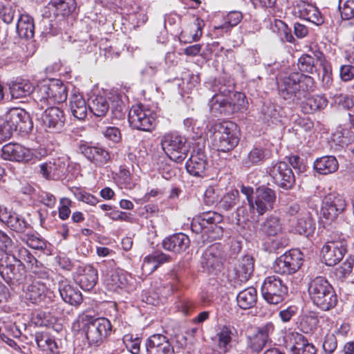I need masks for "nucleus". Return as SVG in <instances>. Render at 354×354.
Returning <instances> with one entry per match:
<instances>
[{"label":"nucleus","mask_w":354,"mask_h":354,"mask_svg":"<svg viewBox=\"0 0 354 354\" xmlns=\"http://www.w3.org/2000/svg\"><path fill=\"white\" fill-rule=\"evenodd\" d=\"M39 110L64 102L67 99V88L59 80L43 81L37 84L33 97Z\"/></svg>","instance_id":"1"},{"label":"nucleus","mask_w":354,"mask_h":354,"mask_svg":"<svg viewBox=\"0 0 354 354\" xmlns=\"http://www.w3.org/2000/svg\"><path fill=\"white\" fill-rule=\"evenodd\" d=\"M313 86V79L300 73H292L279 83V92L284 100L299 102L306 97L307 91Z\"/></svg>","instance_id":"2"},{"label":"nucleus","mask_w":354,"mask_h":354,"mask_svg":"<svg viewBox=\"0 0 354 354\" xmlns=\"http://www.w3.org/2000/svg\"><path fill=\"white\" fill-rule=\"evenodd\" d=\"M76 324L82 330L90 345L99 346L112 332V325L105 317L92 318L86 315L80 317Z\"/></svg>","instance_id":"3"},{"label":"nucleus","mask_w":354,"mask_h":354,"mask_svg":"<svg viewBox=\"0 0 354 354\" xmlns=\"http://www.w3.org/2000/svg\"><path fill=\"white\" fill-rule=\"evenodd\" d=\"M308 292L312 302L322 310H328L337 304V298L334 289L323 277H317L311 280Z\"/></svg>","instance_id":"4"},{"label":"nucleus","mask_w":354,"mask_h":354,"mask_svg":"<svg viewBox=\"0 0 354 354\" xmlns=\"http://www.w3.org/2000/svg\"><path fill=\"white\" fill-rule=\"evenodd\" d=\"M239 142V134L235 123L225 121L214 125L212 145L218 151L223 152L231 151Z\"/></svg>","instance_id":"5"},{"label":"nucleus","mask_w":354,"mask_h":354,"mask_svg":"<svg viewBox=\"0 0 354 354\" xmlns=\"http://www.w3.org/2000/svg\"><path fill=\"white\" fill-rule=\"evenodd\" d=\"M2 256L0 259V275L9 284L16 285L28 283L30 277L26 274L24 261L17 256Z\"/></svg>","instance_id":"6"},{"label":"nucleus","mask_w":354,"mask_h":354,"mask_svg":"<svg viewBox=\"0 0 354 354\" xmlns=\"http://www.w3.org/2000/svg\"><path fill=\"white\" fill-rule=\"evenodd\" d=\"M161 145L167 156L176 162H182L187 156L189 146L186 138L176 133L165 134Z\"/></svg>","instance_id":"7"},{"label":"nucleus","mask_w":354,"mask_h":354,"mask_svg":"<svg viewBox=\"0 0 354 354\" xmlns=\"http://www.w3.org/2000/svg\"><path fill=\"white\" fill-rule=\"evenodd\" d=\"M128 120L132 128L151 131L156 124V113L142 104H137L130 109Z\"/></svg>","instance_id":"8"},{"label":"nucleus","mask_w":354,"mask_h":354,"mask_svg":"<svg viewBox=\"0 0 354 354\" xmlns=\"http://www.w3.org/2000/svg\"><path fill=\"white\" fill-rule=\"evenodd\" d=\"M261 294L268 304L277 305L284 300L288 294V288L279 277L272 275L264 279Z\"/></svg>","instance_id":"9"},{"label":"nucleus","mask_w":354,"mask_h":354,"mask_svg":"<svg viewBox=\"0 0 354 354\" xmlns=\"http://www.w3.org/2000/svg\"><path fill=\"white\" fill-rule=\"evenodd\" d=\"M303 261V253L299 249H292L278 257L272 268L277 273L290 274L296 272L301 268Z\"/></svg>","instance_id":"10"},{"label":"nucleus","mask_w":354,"mask_h":354,"mask_svg":"<svg viewBox=\"0 0 354 354\" xmlns=\"http://www.w3.org/2000/svg\"><path fill=\"white\" fill-rule=\"evenodd\" d=\"M223 252L219 244L209 246L203 252L201 264L203 271L209 275H217L223 267Z\"/></svg>","instance_id":"11"},{"label":"nucleus","mask_w":354,"mask_h":354,"mask_svg":"<svg viewBox=\"0 0 354 354\" xmlns=\"http://www.w3.org/2000/svg\"><path fill=\"white\" fill-rule=\"evenodd\" d=\"M39 121L46 131L59 133L64 128L66 117L62 109L53 106L45 109L41 115Z\"/></svg>","instance_id":"12"},{"label":"nucleus","mask_w":354,"mask_h":354,"mask_svg":"<svg viewBox=\"0 0 354 354\" xmlns=\"http://www.w3.org/2000/svg\"><path fill=\"white\" fill-rule=\"evenodd\" d=\"M222 216L215 212H203L194 218L192 222V230L196 234L204 232L205 233L216 232L222 233L221 227L218 223L221 222Z\"/></svg>","instance_id":"13"},{"label":"nucleus","mask_w":354,"mask_h":354,"mask_svg":"<svg viewBox=\"0 0 354 354\" xmlns=\"http://www.w3.org/2000/svg\"><path fill=\"white\" fill-rule=\"evenodd\" d=\"M346 206V201L342 196L336 193L328 194L322 201L321 209L322 217L327 221L332 222L343 213Z\"/></svg>","instance_id":"14"},{"label":"nucleus","mask_w":354,"mask_h":354,"mask_svg":"<svg viewBox=\"0 0 354 354\" xmlns=\"http://www.w3.org/2000/svg\"><path fill=\"white\" fill-rule=\"evenodd\" d=\"M25 298L31 303L41 306H47L52 301V293L44 282L34 279L24 288Z\"/></svg>","instance_id":"15"},{"label":"nucleus","mask_w":354,"mask_h":354,"mask_svg":"<svg viewBox=\"0 0 354 354\" xmlns=\"http://www.w3.org/2000/svg\"><path fill=\"white\" fill-rule=\"evenodd\" d=\"M276 197L275 192L270 187H259L254 201H250V211L257 212L259 215L264 214L267 211L273 209Z\"/></svg>","instance_id":"16"},{"label":"nucleus","mask_w":354,"mask_h":354,"mask_svg":"<svg viewBox=\"0 0 354 354\" xmlns=\"http://www.w3.org/2000/svg\"><path fill=\"white\" fill-rule=\"evenodd\" d=\"M273 183L283 189H290L295 185V178L290 166L286 162H279L269 169Z\"/></svg>","instance_id":"17"},{"label":"nucleus","mask_w":354,"mask_h":354,"mask_svg":"<svg viewBox=\"0 0 354 354\" xmlns=\"http://www.w3.org/2000/svg\"><path fill=\"white\" fill-rule=\"evenodd\" d=\"M347 241L344 238L328 241L322 249L323 259L329 266L338 263L346 252Z\"/></svg>","instance_id":"18"},{"label":"nucleus","mask_w":354,"mask_h":354,"mask_svg":"<svg viewBox=\"0 0 354 354\" xmlns=\"http://www.w3.org/2000/svg\"><path fill=\"white\" fill-rule=\"evenodd\" d=\"M254 271V261L250 256L243 257L228 274V280L234 288L248 281Z\"/></svg>","instance_id":"19"},{"label":"nucleus","mask_w":354,"mask_h":354,"mask_svg":"<svg viewBox=\"0 0 354 354\" xmlns=\"http://www.w3.org/2000/svg\"><path fill=\"white\" fill-rule=\"evenodd\" d=\"M133 277L120 268L112 270L105 279L107 288L113 292H119L120 290L129 291L133 288Z\"/></svg>","instance_id":"20"},{"label":"nucleus","mask_w":354,"mask_h":354,"mask_svg":"<svg viewBox=\"0 0 354 354\" xmlns=\"http://www.w3.org/2000/svg\"><path fill=\"white\" fill-rule=\"evenodd\" d=\"M208 161L205 151L201 148L194 149L185 167L192 176L203 178L206 176Z\"/></svg>","instance_id":"21"},{"label":"nucleus","mask_w":354,"mask_h":354,"mask_svg":"<svg viewBox=\"0 0 354 354\" xmlns=\"http://www.w3.org/2000/svg\"><path fill=\"white\" fill-rule=\"evenodd\" d=\"M79 149L81 153L97 167H103L111 160L110 151L100 145L83 144L80 146Z\"/></svg>","instance_id":"22"},{"label":"nucleus","mask_w":354,"mask_h":354,"mask_svg":"<svg viewBox=\"0 0 354 354\" xmlns=\"http://www.w3.org/2000/svg\"><path fill=\"white\" fill-rule=\"evenodd\" d=\"M6 115L14 131L27 133L32 130V122L29 114L24 109L12 108L6 112Z\"/></svg>","instance_id":"23"},{"label":"nucleus","mask_w":354,"mask_h":354,"mask_svg":"<svg viewBox=\"0 0 354 354\" xmlns=\"http://www.w3.org/2000/svg\"><path fill=\"white\" fill-rule=\"evenodd\" d=\"M73 279L82 290L89 291L98 281L97 270L91 265L80 266L73 274Z\"/></svg>","instance_id":"24"},{"label":"nucleus","mask_w":354,"mask_h":354,"mask_svg":"<svg viewBox=\"0 0 354 354\" xmlns=\"http://www.w3.org/2000/svg\"><path fill=\"white\" fill-rule=\"evenodd\" d=\"M0 221L10 230L21 234L30 227V225L22 216L2 206H0Z\"/></svg>","instance_id":"25"},{"label":"nucleus","mask_w":354,"mask_h":354,"mask_svg":"<svg viewBox=\"0 0 354 354\" xmlns=\"http://www.w3.org/2000/svg\"><path fill=\"white\" fill-rule=\"evenodd\" d=\"M147 354H174L168 338L162 334L151 335L145 342Z\"/></svg>","instance_id":"26"},{"label":"nucleus","mask_w":354,"mask_h":354,"mask_svg":"<svg viewBox=\"0 0 354 354\" xmlns=\"http://www.w3.org/2000/svg\"><path fill=\"white\" fill-rule=\"evenodd\" d=\"M1 156L4 160L22 162L31 159L32 153L31 151L18 143H8L1 149Z\"/></svg>","instance_id":"27"},{"label":"nucleus","mask_w":354,"mask_h":354,"mask_svg":"<svg viewBox=\"0 0 354 354\" xmlns=\"http://www.w3.org/2000/svg\"><path fill=\"white\" fill-rule=\"evenodd\" d=\"M58 290L63 301L72 306H78L82 302V295L78 288L67 279L58 282Z\"/></svg>","instance_id":"28"},{"label":"nucleus","mask_w":354,"mask_h":354,"mask_svg":"<svg viewBox=\"0 0 354 354\" xmlns=\"http://www.w3.org/2000/svg\"><path fill=\"white\" fill-rule=\"evenodd\" d=\"M67 170V164L60 158L44 162L40 165V173L46 179L59 180Z\"/></svg>","instance_id":"29"},{"label":"nucleus","mask_w":354,"mask_h":354,"mask_svg":"<svg viewBox=\"0 0 354 354\" xmlns=\"http://www.w3.org/2000/svg\"><path fill=\"white\" fill-rule=\"evenodd\" d=\"M21 251V259L27 263L28 268L35 274V279L37 280L48 279L50 270L39 262L28 250H22Z\"/></svg>","instance_id":"30"},{"label":"nucleus","mask_w":354,"mask_h":354,"mask_svg":"<svg viewBox=\"0 0 354 354\" xmlns=\"http://www.w3.org/2000/svg\"><path fill=\"white\" fill-rule=\"evenodd\" d=\"M292 230L295 233L309 236L315 230V223L308 212H304L291 221Z\"/></svg>","instance_id":"31"},{"label":"nucleus","mask_w":354,"mask_h":354,"mask_svg":"<svg viewBox=\"0 0 354 354\" xmlns=\"http://www.w3.org/2000/svg\"><path fill=\"white\" fill-rule=\"evenodd\" d=\"M190 243L188 236L183 233H176L162 240V248L167 251L180 253L189 248Z\"/></svg>","instance_id":"32"},{"label":"nucleus","mask_w":354,"mask_h":354,"mask_svg":"<svg viewBox=\"0 0 354 354\" xmlns=\"http://www.w3.org/2000/svg\"><path fill=\"white\" fill-rule=\"evenodd\" d=\"M207 86L215 93L216 96L217 94L227 96L234 91L235 83L230 77L221 76L208 82Z\"/></svg>","instance_id":"33"},{"label":"nucleus","mask_w":354,"mask_h":354,"mask_svg":"<svg viewBox=\"0 0 354 354\" xmlns=\"http://www.w3.org/2000/svg\"><path fill=\"white\" fill-rule=\"evenodd\" d=\"M299 17L317 26L324 23V18L318 8L310 3L301 1L297 4Z\"/></svg>","instance_id":"34"},{"label":"nucleus","mask_w":354,"mask_h":354,"mask_svg":"<svg viewBox=\"0 0 354 354\" xmlns=\"http://www.w3.org/2000/svg\"><path fill=\"white\" fill-rule=\"evenodd\" d=\"M169 260V256L162 252H153L144 258L142 270L145 274H149Z\"/></svg>","instance_id":"35"},{"label":"nucleus","mask_w":354,"mask_h":354,"mask_svg":"<svg viewBox=\"0 0 354 354\" xmlns=\"http://www.w3.org/2000/svg\"><path fill=\"white\" fill-rule=\"evenodd\" d=\"M12 98L19 99L29 96L35 89V85L28 80H20L9 84Z\"/></svg>","instance_id":"36"},{"label":"nucleus","mask_w":354,"mask_h":354,"mask_svg":"<svg viewBox=\"0 0 354 354\" xmlns=\"http://www.w3.org/2000/svg\"><path fill=\"white\" fill-rule=\"evenodd\" d=\"M339 163L333 156H325L317 158L314 162V168L317 173L327 175L337 170Z\"/></svg>","instance_id":"37"},{"label":"nucleus","mask_w":354,"mask_h":354,"mask_svg":"<svg viewBox=\"0 0 354 354\" xmlns=\"http://www.w3.org/2000/svg\"><path fill=\"white\" fill-rule=\"evenodd\" d=\"M0 250L4 252L2 256L21 257L22 250H27L23 246L15 245L12 239L5 232L0 230ZM13 257H11L12 259Z\"/></svg>","instance_id":"38"},{"label":"nucleus","mask_w":354,"mask_h":354,"mask_svg":"<svg viewBox=\"0 0 354 354\" xmlns=\"http://www.w3.org/2000/svg\"><path fill=\"white\" fill-rule=\"evenodd\" d=\"M283 223L279 217L271 215L261 225V231L268 236H275L283 232Z\"/></svg>","instance_id":"39"},{"label":"nucleus","mask_w":354,"mask_h":354,"mask_svg":"<svg viewBox=\"0 0 354 354\" xmlns=\"http://www.w3.org/2000/svg\"><path fill=\"white\" fill-rule=\"evenodd\" d=\"M35 340L38 348L46 354L58 352V347L55 339L48 333H36Z\"/></svg>","instance_id":"40"},{"label":"nucleus","mask_w":354,"mask_h":354,"mask_svg":"<svg viewBox=\"0 0 354 354\" xmlns=\"http://www.w3.org/2000/svg\"><path fill=\"white\" fill-rule=\"evenodd\" d=\"M48 8L56 16H68L76 8L75 0H51Z\"/></svg>","instance_id":"41"},{"label":"nucleus","mask_w":354,"mask_h":354,"mask_svg":"<svg viewBox=\"0 0 354 354\" xmlns=\"http://www.w3.org/2000/svg\"><path fill=\"white\" fill-rule=\"evenodd\" d=\"M238 306L242 309L254 307L257 301V292L254 288L248 287L241 291L236 297Z\"/></svg>","instance_id":"42"},{"label":"nucleus","mask_w":354,"mask_h":354,"mask_svg":"<svg viewBox=\"0 0 354 354\" xmlns=\"http://www.w3.org/2000/svg\"><path fill=\"white\" fill-rule=\"evenodd\" d=\"M17 32L21 38H32L35 33L32 18L28 15H21L17 24Z\"/></svg>","instance_id":"43"},{"label":"nucleus","mask_w":354,"mask_h":354,"mask_svg":"<svg viewBox=\"0 0 354 354\" xmlns=\"http://www.w3.org/2000/svg\"><path fill=\"white\" fill-rule=\"evenodd\" d=\"M70 109L73 115L77 119L84 120L87 115V105L80 93H74L70 100Z\"/></svg>","instance_id":"44"},{"label":"nucleus","mask_w":354,"mask_h":354,"mask_svg":"<svg viewBox=\"0 0 354 354\" xmlns=\"http://www.w3.org/2000/svg\"><path fill=\"white\" fill-rule=\"evenodd\" d=\"M328 104L326 98L320 95L308 97L301 104V109L304 113L309 114L317 111L324 109Z\"/></svg>","instance_id":"45"},{"label":"nucleus","mask_w":354,"mask_h":354,"mask_svg":"<svg viewBox=\"0 0 354 354\" xmlns=\"http://www.w3.org/2000/svg\"><path fill=\"white\" fill-rule=\"evenodd\" d=\"M243 15L240 11H231L223 17L222 24L214 26V30L219 32H228L231 28L237 26L242 20Z\"/></svg>","instance_id":"46"},{"label":"nucleus","mask_w":354,"mask_h":354,"mask_svg":"<svg viewBox=\"0 0 354 354\" xmlns=\"http://www.w3.org/2000/svg\"><path fill=\"white\" fill-rule=\"evenodd\" d=\"M88 106L91 112L97 117L104 116L109 109L106 98L102 95L92 97Z\"/></svg>","instance_id":"47"},{"label":"nucleus","mask_w":354,"mask_h":354,"mask_svg":"<svg viewBox=\"0 0 354 354\" xmlns=\"http://www.w3.org/2000/svg\"><path fill=\"white\" fill-rule=\"evenodd\" d=\"M261 113L263 120L266 122L277 123L283 115L281 106L274 104H264Z\"/></svg>","instance_id":"48"},{"label":"nucleus","mask_w":354,"mask_h":354,"mask_svg":"<svg viewBox=\"0 0 354 354\" xmlns=\"http://www.w3.org/2000/svg\"><path fill=\"white\" fill-rule=\"evenodd\" d=\"M292 335L296 340V343L292 348V354H315L316 349L315 346L308 343L302 335L295 333Z\"/></svg>","instance_id":"49"},{"label":"nucleus","mask_w":354,"mask_h":354,"mask_svg":"<svg viewBox=\"0 0 354 354\" xmlns=\"http://www.w3.org/2000/svg\"><path fill=\"white\" fill-rule=\"evenodd\" d=\"M209 105L211 113L216 116L220 114L226 115L231 112L230 102L223 98L219 99L216 95H214L209 100Z\"/></svg>","instance_id":"50"},{"label":"nucleus","mask_w":354,"mask_h":354,"mask_svg":"<svg viewBox=\"0 0 354 354\" xmlns=\"http://www.w3.org/2000/svg\"><path fill=\"white\" fill-rule=\"evenodd\" d=\"M235 331L233 326H223L217 333L218 347L224 352H227L230 349V343Z\"/></svg>","instance_id":"51"},{"label":"nucleus","mask_w":354,"mask_h":354,"mask_svg":"<svg viewBox=\"0 0 354 354\" xmlns=\"http://www.w3.org/2000/svg\"><path fill=\"white\" fill-rule=\"evenodd\" d=\"M21 241L28 247L35 250H44L46 247L45 241L37 233L23 232L20 236Z\"/></svg>","instance_id":"52"},{"label":"nucleus","mask_w":354,"mask_h":354,"mask_svg":"<svg viewBox=\"0 0 354 354\" xmlns=\"http://www.w3.org/2000/svg\"><path fill=\"white\" fill-rule=\"evenodd\" d=\"M265 152V150L262 148L255 147L252 149L243 160V164L248 167L259 164L266 158Z\"/></svg>","instance_id":"53"},{"label":"nucleus","mask_w":354,"mask_h":354,"mask_svg":"<svg viewBox=\"0 0 354 354\" xmlns=\"http://www.w3.org/2000/svg\"><path fill=\"white\" fill-rule=\"evenodd\" d=\"M268 342V341L261 334H259L257 330L253 334L248 335V345L255 352L261 351Z\"/></svg>","instance_id":"54"},{"label":"nucleus","mask_w":354,"mask_h":354,"mask_svg":"<svg viewBox=\"0 0 354 354\" xmlns=\"http://www.w3.org/2000/svg\"><path fill=\"white\" fill-rule=\"evenodd\" d=\"M338 8L343 19L354 18V0H339Z\"/></svg>","instance_id":"55"},{"label":"nucleus","mask_w":354,"mask_h":354,"mask_svg":"<svg viewBox=\"0 0 354 354\" xmlns=\"http://www.w3.org/2000/svg\"><path fill=\"white\" fill-rule=\"evenodd\" d=\"M14 132L6 114L0 117V142L10 139Z\"/></svg>","instance_id":"56"},{"label":"nucleus","mask_w":354,"mask_h":354,"mask_svg":"<svg viewBox=\"0 0 354 354\" xmlns=\"http://www.w3.org/2000/svg\"><path fill=\"white\" fill-rule=\"evenodd\" d=\"M297 65L302 72L313 73L315 70L314 58L309 55H303L299 59Z\"/></svg>","instance_id":"57"},{"label":"nucleus","mask_w":354,"mask_h":354,"mask_svg":"<svg viewBox=\"0 0 354 354\" xmlns=\"http://www.w3.org/2000/svg\"><path fill=\"white\" fill-rule=\"evenodd\" d=\"M73 193L77 201L84 203L95 205L99 202L97 197L79 188H75Z\"/></svg>","instance_id":"58"},{"label":"nucleus","mask_w":354,"mask_h":354,"mask_svg":"<svg viewBox=\"0 0 354 354\" xmlns=\"http://www.w3.org/2000/svg\"><path fill=\"white\" fill-rule=\"evenodd\" d=\"M238 196L237 190L227 193L220 201L221 207L226 211L231 209L236 204Z\"/></svg>","instance_id":"59"},{"label":"nucleus","mask_w":354,"mask_h":354,"mask_svg":"<svg viewBox=\"0 0 354 354\" xmlns=\"http://www.w3.org/2000/svg\"><path fill=\"white\" fill-rule=\"evenodd\" d=\"M341 136L342 138L338 142L339 145L342 147L354 142V131L353 130L344 129L342 131L337 132L333 135V140H336V139L340 138Z\"/></svg>","instance_id":"60"},{"label":"nucleus","mask_w":354,"mask_h":354,"mask_svg":"<svg viewBox=\"0 0 354 354\" xmlns=\"http://www.w3.org/2000/svg\"><path fill=\"white\" fill-rule=\"evenodd\" d=\"M276 26L279 30V34L282 41L289 43H293L295 41V38L291 33V30L283 21L279 20L277 21Z\"/></svg>","instance_id":"61"},{"label":"nucleus","mask_w":354,"mask_h":354,"mask_svg":"<svg viewBox=\"0 0 354 354\" xmlns=\"http://www.w3.org/2000/svg\"><path fill=\"white\" fill-rule=\"evenodd\" d=\"M123 342L126 347L133 354H138L140 351V339L139 338L133 339V335L130 334L125 335L123 337Z\"/></svg>","instance_id":"62"},{"label":"nucleus","mask_w":354,"mask_h":354,"mask_svg":"<svg viewBox=\"0 0 354 354\" xmlns=\"http://www.w3.org/2000/svg\"><path fill=\"white\" fill-rule=\"evenodd\" d=\"M337 342L334 334H327L323 342V349L326 353L332 354L337 348Z\"/></svg>","instance_id":"63"},{"label":"nucleus","mask_w":354,"mask_h":354,"mask_svg":"<svg viewBox=\"0 0 354 354\" xmlns=\"http://www.w3.org/2000/svg\"><path fill=\"white\" fill-rule=\"evenodd\" d=\"M102 134L106 139L115 143L119 142L122 138L120 130L115 127H106L102 131Z\"/></svg>","instance_id":"64"}]
</instances>
